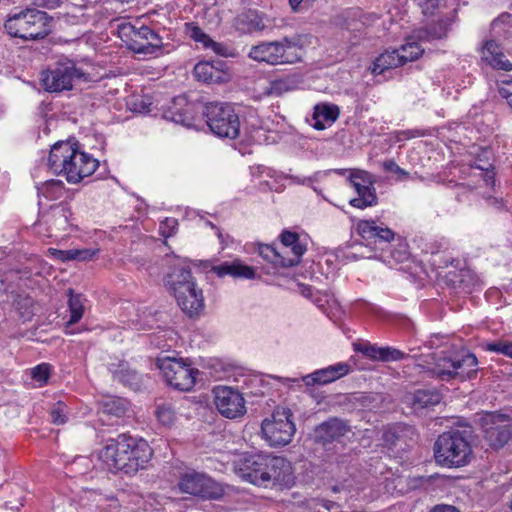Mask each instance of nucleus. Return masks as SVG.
I'll use <instances>...</instances> for the list:
<instances>
[{
    "label": "nucleus",
    "mask_w": 512,
    "mask_h": 512,
    "mask_svg": "<svg viewBox=\"0 0 512 512\" xmlns=\"http://www.w3.org/2000/svg\"><path fill=\"white\" fill-rule=\"evenodd\" d=\"M98 160L78 150L76 143H55L49 153L48 166L55 175H65L69 183H78L94 173Z\"/></svg>",
    "instance_id": "f03ea898"
},
{
    "label": "nucleus",
    "mask_w": 512,
    "mask_h": 512,
    "mask_svg": "<svg viewBox=\"0 0 512 512\" xmlns=\"http://www.w3.org/2000/svg\"><path fill=\"white\" fill-rule=\"evenodd\" d=\"M134 438L126 434L119 435L116 439H109L100 452V459L111 471L127 470V451L133 446Z\"/></svg>",
    "instance_id": "ddd939ff"
},
{
    "label": "nucleus",
    "mask_w": 512,
    "mask_h": 512,
    "mask_svg": "<svg viewBox=\"0 0 512 512\" xmlns=\"http://www.w3.org/2000/svg\"><path fill=\"white\" fill-rule=\"evenodd\" d=\"M53 251V254L57 255V257L62 261L76 260L77 256L75 254V249L70 250H56L50 249Z\"/></svg>",
    "instance_id": "5fc2aeb1"
},
{
    "label": "nucleus",
    "mask_w": 512,
    "mask_h": 512,
    "mask_svg": "<svg viewBox=\"0 0 512 512\" xmlns=\"http://www.w3.org/2000/svg\"><path fill=\"white\" fill-rule=\"evenodd\" d=\"M98 250L92 249H75V254L77 256L76 260L86 261L92 259Z\"/></svg>",
    "instance_id": "4d7b16f0"
},
{
    "label": "nucleus",
    "mask_w": 512,
    "mask_h": 512,
    "mask_svg": "<svg viewBox=\"0 0 512 512\" xmlns=\"http://www.w3.org/2000/svg\"><path fill=\"white\" fill-rule=\"evenodd\" d=\"M65 408V404L61 402H58L54 405L50 412L52 423L56 425H62L66 423L67 417L65 414Z\"/></svg>",
    "instance_id": "c03bdc74"
},
{
    "label": "nucleus",
    "mask_w": 512,
    "mask_h": 512,
    "mask_svg": "<svg viewBox=\"0 0 512 512\" xmlns=\"http://www.w3.org/2000/svg\"><path fill=\"white\" fill-rule=\"evenodd\" d=\"M188 31L190 37L195 40L196 42H201L204 47H209V42H211V38L203 32V30L194 25H188Z\"/></svg>",
    "instance_id": "de8ad7c7"
},
{
    "label": "nucleus",
    "mask_w": 512,
    "mask_h": 512,
    "mask_svg": "<svg viewBox=\"0 0 512 512\" xmlns=\"http://www.w3.org/2000/svg\"><path fill=\"white\" fill-rule=\"evenodd\" d=\"M178 487L183 493L205 499H219L223 489L219 483L204 473L187 470L181 474Z\"/></svg>",
    "instance_id": "9b49d317"
},
{
    "label": "nucleus",
    "mask_w": 512,
    "mask_h": 512,
    "mask_svg": "<svg viewBox=\"0 0 512 512\" xmlns=\"http://www.w3.org/2000/svg\"><path fill=\"white\" fill-rule=\"evenodd\" d=\"M235 27L242 33H253L265 30L268 26L264 19L255 11H248L240 14L235 19Z\"/></svg>",
    "instance_id": "bb28decb"
},
{
    "label": "nucleus",
    "mask_w": 512,
    "mask_h": 512,
    "mask_svg": "<svg viewBox=\"0 0 512 512\" xmlns=\"http://www.w3.org/2000/svg\"><path fill=\"white\" fill-rule=\"evenodd\" d=\"M154 414L163 426H170L175 420V409L172 403L163 400L156 401Z\"/></svg>",
    "instance_id": "f704fd0d"
},
{
    "label": "nucleus",
    "mask_w": 512,
    "mask_h": 512,
    "mask_svg": "<svg viewBox=\"0 0 512 512\" xmlns=\"http://www.w3.org/2000/svg\"><path fill=\"white\" fill-rule=\"evenodd\" d=\"M213 393L215 406L224 417L235 419L245 414V400L237 390L219 386L213 390Z\"/></svg>",
    "instance_id": "2eb2a0df"
},
{
    "label": "nucleus",
    "mask_w": 512,
    "mask_h": 512,
    "mask_svg": "<svg viewBox=\"0 0 512 512\" xmlns=\"http://www.w3.org/2000/svg\"><path fill=\"white\" fill-rule=\"evenodd\" d=\"M33 3L38 7L47 9H55L59 7L63 0H32Z\"/></svg>",
    "instance_id": "13d9d810"
},
{
    "label": "nucleus",
    "mask_w": 512,
    "mask_h": 512,
    "mask_svg": "<svg viewBox=\"0 0 512 512\" xmlns=\"http://www.w3.org/2000/svg\"><path fill=\"white\" fill-rule=\"evenodd\" d=\"M67 293L69 296L68 308L70 312V318L67 322V326H70L77 323L82 318L84 306L81 295L74 294L72 289H69Z\"/></svg>",
    "instance_id": "c9c22d12"
},
{
    "label": "nucleus",
    "mask_w": 512,
    "mask_h": 512,
    "mask_svg": "<svg viewBox=\"0 0 512 512\" xmlns=\"http://www.w3.org/2000/svg\"><path fill=\"white\" fill-rule=\"evenodd\" d=\"M8 34L24 40H39L50 33L47 13L37 9H26L8 17L5 22Z\"/></svg>",
    "instance_id": "423d86ee"
},
{
    "label": "nucleus",
    "mask_w": 512,
    "mask_h": 512,
    "mask_svg": "<svg viewBox=\"0 0 512 512\" xmlns=\"http://www.w3.org/2000/svg\"><path fill=\"white\" fill-rule=\"evenodd\" d=\"M204 115L210 130L220 138L235 139L239 135L240 122L233 107L226 103H208Z\"/></svg>",
    "instance_id": "6e6552de"
},
{
    "label": "nucleus",
    "mask_w": 512,
    "mask_h": 512,
    "mask_svg": "<svg viewBox=\"0 0 512 512\" xmlns=\"http://www.w3.org/2000/svg\"><path fill=\"white\" fill-rule=\"evenodd\" d=\"M395 238V233L387 227H379L374 237L375 243L383 244L382 247L386 248L387 245L391 244Z\"/></svg>",
    "instance_id": "37998d69"
},
{
    "label": "nucleus",
    "mask_w": 512,
    "mask_h": 512,
    "mask_svg": "<svg viewBox=\"0 0 512 512\" xmlns=\"http://www.w3.org/2000/svg\"><path fill=\"white\" fill-rule=\"evenodd\" d=\"M379 226L375 224L374 221L369 220H361L357 224V232L358 234L366 240L374 239Z\"/></svg>",
    "instance_id": "58836bf2"
},
{
    "label": "nucleus",
    "mask_w": 512,
    "mask_h": 512,
    "mask_svg": "<svg viewBox=\"0 0 512 512\" xmlns=\"http://www.w3.org/2000/svg\"><path fill=\"white\" fill-rule=\"evenodd\" d=\"M72 213L66 204H57L50 208L41 216V221L49 226L53 231H65L69 225V219Z\"/></svg>",
    "instance_id": "5701e85b"
},
{
    "label": "nucleus",
    "mask_w": 512,
    "mask_h": 512,
    "mask_svg": "<svg viewBox=\"0 0 512 512\" xmlns=\"http://www.w3.org/2000/svg\"><path fill=\"white\" fill-rule=\"evenodd\" d=\"M477 169L482 170L485 172L484 180L488 186H494L495 185V178L494 173L492 172V164L487 165H478L476 166Z\"/></svg>",
    "instance_id": "603ef678"
},
{
    "label": "nucleus",
    "mask_w": 512,
    "mask_h": 512,
    "mask_svg": "<svg viewBox=\"0 0 512 512\" xmlns=\"http://www.w3.org/2000/svg\"><path fill=\"white\" fill-rule=\"evenodd\" d=\"M350 431L347 422L339 418H330L314 430V440L324 448L333 442H339Z\"/></svg>",
    "instance_id": "f3484780"
},
{
    "label": "nucleus",
    "mask_w": 512,
    "mask_h": 512,
    "mask_svg": "<svg viewBox=\"0 0 512 512\" xmlns=\"http://www.w3.org/2000/svg\"><path fill=\"white\" fill-rule=\"evenodd\" d=\"M433 364L427 369L431 377L440 381L457 380L463 382L477 374L478 360L469 352H441L433 357Z\"/></svg>",
    "instance_id": "39448f33"
},
{
    "label": "nucleus",
    "mask_w": 512,
    "mask_h": 512,
    "mask_svg": "<svg viewBox=\"0 0 512 512\" xmlns=\"http://www.w3.org/2000/svg\"><path fill=\"white\" fill-rule=\"evenodd\" d=\"M184 302L182 299L175 298L180 308L189 316L199 314L204 308V296L201 289H198L196 283H192V287L188 288V291H183Z\"/></svg>",
    "instance_id": "b1692460"
},
{
    "label": "nucleus",
    "mask_w": 512,
    "mask_h": 512,
    "mask_svg": "<svg viewBox=\"0 0 512 512\" xmlns=\"http://www.w3.org/2000/svg\"><path fill=\"white\" fill-rule=\"evenodd\" d=\"M194 76L205 83H219L223 80V72L209 61L199 62L194 67Z\"/></svg>",
    "instance_id": "c756f323"
},
{
    "label": "nucleus",
    "mask_w": 512,
    "mask_h": 512,
    "mask_svg": "<svg viewBox=\"0 0 512 512\" xmlns=\"http://www.w3.org/2000/svg\"><path fill=\"white\" fill-rule=\"evenodd\" d=\"M259 254L268 262L282 267H292L297 265V258L285 256L280 248L271 245H260Z\"/></svg>",
    "instance_id": "2f4dec72"
},
{
    "label": "nucleus",
    "mask_w": 512,
    "mask_h": 512,
    "mask_svg": "<svg viewBox=\"0 0 512 512\" xmlns=\"http://www.w3.org/2000/svg\"><path fill=\"white\" fill-rule=\"evenodd\" d=\"M177 220L174 218H167L161 226L162 234L166 237L170 236L175 227L177 226Z\"/></svg>",
    "instance_id": "6e6d98bb"
},
{
    "label": "nucleus",
    "mask_w": 512,
    "mask_h": 512,
    "mask_svg": "<svg viewBox=\"0 0 512 512\" xmlns=\"http://www.w3.org/2000/svg\"><path fill=\"white\" fill-rule=\"evenodd\" d=\"M291 10L295 13H301L308 9L304 0H288Z\"/></svg>",
    "instance_id": "bf43d9fd"
},
{
    "label": "nucleus",
    "mask_w": 512,
    "mask_h": 512,
    "mask_svg": "<svg viewBox=\"0 0 512 512\" xmlns=\"http://www.w3.org/2000/svg\"><path fill=\"white\" fill-rule=\"evenodd\" d=\"M186 102L185 98L179 97L176 98L173 102V107H171V111L169 112L171 115H165L166 118L170 119L175 123H179L185 126L190 125L191 116L188 110L180 111L177 106H182Z\"/></svg>",
    "instance_id": "e433bc0d"
},
{
    "label": "nucleus",
    "mask_w": 512,
    "mask_h": 512,
    "mask_svg": "<svg viewBox=\"0 0 512 512\" xmlns=\"http://www.w3.org/2000/svg\"><path fill=\"white\" fill-rule=\"evenodd\" d=\"M471 427L452 429L439 435L434 445L436 462L446 467H462L472 458Z\"/></svg>",
    "instance_id": "20e7f679"
},
{
    "label": "nucleus",
    "mask_w": 512,
    "mask_h": 512,
    "mask_svg": "<svg viewBox=\"0 0 512 512\" xmlns=\"http://www.w3.org/2000/svg\"><path fill=\"white\" fill-rule=\"evenodd\" d=\"M122 33L128 38V48L135 53L152 55L161 49V37L147 26L127 25L122 28Z\"/></svg>",
    "instance_id": "f8f14e48"
},
{
    "label": "nucleus",
    "mask_w": 512,
    "mask_h": 512,
    "mask_svg": "<svg viewBox=\"0 0 512 512\" xmlns=\"http://www.w3.org/2000/svg\"><path fill=\"white\" fill-rule=\"evenodd\" d=\"M290 178L300 184H305L307 181H309V179H306V178H303L301 180V179H299V177H296V176H291Z\"/></svg>",
    "instance_id": "0e129e2a"
},
{
    "label": "nucleus",
    "mask_w": 512,
    "mask_h": 512,
    "mask_svg": "<svg viewBox=\"0 0 512 512\" xmlns=\"http://www.w3.org/2000/svg\"><path fill=\"white\" fill-rule=\"evenodd\" d=\"M308 38L309 36L305 34H294L281 40L264 41L252 46L248 56L254 61L272 66L295 64L303 60Z\"/></svg>",
    "instance_id": "7ed1b4c3"
},
{
    "label": "nucleus",
    "mask_w": 512,
    "mask_h": 512,
    "mask_svg": "<svg viewBox=\"0 0 512 512\" xmlns=\"http://www.w3.org/2000/svg\"><path fill=\"white\" fill-rule=\"evenodd\" d=\"M110 371L113 373L114 379L129 386L134 390H138L141 386V376L131 369L127 362L121 361L117 365L110 364Z\"/></svg>",
    "instance_id": "a878e982"
},
{
    "label": "nucleus",
    "mask_w": 512,
    "mask_h": 512,
    "mask_svg": "<svg viewBox=\"0 0 512 512\" xmlns=\"http://www.w3.org/2000/svg\"><path fill=\"white\" fill-rule=\"evenodd\" d=\"M82 73L71 60L58 61L53 68L43 71L41 81L48 92L71 90L75 79H80Z\"/></svg>",
    "instance_id": "9d476101"
},
{
    "label": "nucleus",
    "mask_w": 512,
    "mask_h": 512,
    "mask_svg": "<svg viewBox=\"0 0 512 512\" xmlns=\"http://www.w3.org/2000/svg\"><path fill=\"white\" fill-rule=\"evenodd\" d=\"M424 15H432L438 8L439 0H415Z\"/></svg>",
    "instance_id": "3c124183"
},
{
    "label": "nucleus",
    "mask_w": 512,
    "mask_h": 512,
    "mask_svg": "<svg viewBox=\"0 0 512 512\" xmlns=\"http://www.w3.org/2000/svg\"><path fill=\"white\" fill-rule=\"evenodd\" d=\"M414 48V52L411 55L400 54L398 49H394L392 51H385L373 63V67L371 69L373 74H382L386 70L399 67L405 64L408 61H414L417 59V55L420 53L416 47Z\"/></svg>",
    "instance_id": "a211bd4d"
},
{
    "label": "nucleus",
    "mask_w": 512,
    "mask_h": 512,
    "mask_svg": "<svg viewBox=\"0 0 512 512\" xmlns=\"http://www.w3.org/2000/svg\"><path fill=\"white\" fill-rule=\"evenodd\" d=\"M406 357V354L393 347H380L378 356L379 361L390 362L402 360Z\"/></svg>",
    "instance_id": "ea45409f"
},
{
    "label": "nucleus",
    "mask_w": 512,
    "mask_h": 512,
    "mask_svg": "<svg viewBox=\"0 0 512 512\" xmlns=\"http://www.w3.org/2000/svg\"><path fill=\"white\" fill-rule=\"evenodd\" d=\"M501 97L507 100V103L512 107V80H504L499 84L498 88Z\"/></svg>",
    "instance_id": "8fccbe9b"
},
{
    "label": "nucleus",
    "mask_w": 512,
    "mask_h": 512,
    "mask_svg": "<svg viewBox=\"0 0 512 512\" xmlns=\"http://www.w3.org/2000/svg\"><path fill=\"white\" fill-rule=\"evenodd\" d=\"M383 168L387 172L394 173L398 176V180H404L408 177L409 173L400 168L395 161L387 160L383 163Z\"/></svg>",
    "instance_id": "09e8293b"
},
{
    "label": "nucleus",
    "mask_w": 512,
    "mask_h": 512,
    "mask_svg": "<svg viewBox=\"0 0 512 512\" xmlns=\"http://www.w3.org/2000/svg\"><path fill=\"white\" fill-rule=\"evenodd\" d=\"M349 373V366L345 363H337L323 369L314 371L302 378L306 386L325 385Z\"/></svg>",
    "instance_id": "6ab92c4d"
},
{
    "label": "nucleus",
    "mask_w": 512,
    "mask_h": 512,
    "mask_svg": "<svg viewBox=\"0 0 512 512\" xmlns=\"http://www.w3.org/2000/svg\"><path fill=\"white\" fill-rule=\"evenodd\" d=\"M3 289L4 291H6V287H5V283L3 281L2 278H0V290Z\"/></svg>",
    "instance_id": "338daca9"
},
{
    "label": "nucleus",
    "mask_w": 512,
    "mask_h": 512,
    "mask_svg": "<svg viewBox=\"0 0 512 512\" xmlns=\"http://www.w3.org/2000/svg\"><path fill=\"white\" fill-rule=\"evenodd\" d=\"M50 375V366L42 363L34 367L31 371L32 378L40 383H46Z\"/></svg>",
    "instance_id": "49530a36"
},
{
    "label": "nucleus",
    "mask_w": 512,
    "mask_h": 512,
    "mask_svg": "<svg viewBox=\"0 0 512 512\" xmlns=\"http://www.w3.org/2000/svg\"><path fill=\"white\" fill-rule=\"evenodd\" d=\"M355 350L372 360H378L380 347L369 343L355 344Z\"/></svg>",
    "instance_id": "a18cd8bd"
},
{
    "label": "nucleus",
    "mask_w": 512,
    "mask_h": 512,
    "mask_svg": "<svg viewBox=\"0 0 512 512\" xmlns=\"http://www.w3.org/2000/svg\"><path fill=\"white\" fill-rule=\"evenodd\" d=\"M281 251L285 256L297 258V264L305 252V248L299 243V236L295 232L284 231L281 234Z\"/></svg>",
    "instance_id": "7c9ffc66"
},
{
    "label": "nucleus",
    "mask_w": 512,
    "mask_h": 512,
    "mask_svg": "<svg viewBox=\"0 0 512 512\" xmlns=\"http://www.w3.org/2000/svg\"><path fill=\"white\" fill-rule=\"evenodd\" d=\"M430 512H460L456 507L451 505H438Z\"/></svg>",
    "instance_id": "052dcab7"
},
{
    "label": "nucleus",
    "mask_w": 512,
    "mask_h": 512,
    "mask_svg": "<svg viewBox=\"0 0 512 512\" xmlns=\"http://www.w3.org/2000/svg\"><path fill=\"white\" fill-rule=\"evenodd\" d=\"M219 277L230 275L234 278L253 279L255 277V270L253 267L248 266L240 260L232 262H224L212 268Z\"/></svg>",
    "instance_id": "393cba45"
},
{
    "label": "nucleus",
    "mask_w": 512,
    "mask_h": 512,
    "mask_svg": "<svg viewBox=\"0 0 512 512\" xmlns=\"http://www.w3.org/2000/svg\"><path fill=\"white\" fill-rule=\"evenodd\" d=\"M194 282L190 269L185 267L174 268L165 278V284L169 291L175 298H180L182 301L184 300L182 297L183 291H188V288L192 287Z\"/></svg>",
    "instance_id": "412c9836"
},
{
    "label": "nucleus",
    "mask_w": 512,
    "mask_h": 512,
    "mask_svg": "<svg viewBox=\"0 0 512 512\" xmlns=\"http://www.w3.org/2000/svg\"><path fill=\"white\" fill-rule=\"evenodd\" d=\"M379 249L381 250L380 258L387 262L401 263L408 258L407 245L400 239L397 244L391 243L386 248Z\"/></svg>",
    "instance_id": "473e14b6"
},
{
    "label": "nucleus",
    "mask_w": 512,
    "mask_h": 512,
    "mask_svg": "<svg viewBox=\"0 0 512 512\" xmlns=\"http://www.w3.org/2000/svg\"><path fill=\"white\" fill-rule=\"evenodd\" d=\"M321 503L327 510H331L332 507L336 506V503L329 500H322Z\"/></svg>",
    "instance_id": "e2e57ef3"
},
{
    "label": "nucleus",
    "mask_w": 512,
    "mask_h": 512,
    "mask_svg": "<svg viewBox=\"0 0 512 512\" xmlns=\"http://www.w3.org/2000/svg\"><path fill=\"white\" fill-rule=\"evenodd\" d=\"M481 60L493 69L512 71V62L502 48L493 40L487 41L481 50Z\"/></svg>",
    "instance_id": "aec40b11"
},
{
    "label": "nucleus",
    "mask_w": 512,
    "mask_h": 512,
    "mask_svg": "<svg viewBox=\"0 0 512 512\" xmlns=\"http://www.w3.org/2000/svg\"><path fill=\"white\" fill-rule=\"evenodd\" d=\"M156 366L167 384L180 391H191L196 384L199 370L183 359L158 357Z\"/></svg>",
    "instance_id": "0eeeda50"
},
{
    "label": "nucleus",
    "mask_w": 512,
    "mask_h": 512,
    "mask_svg": "<svg viewBox=\"0 0 512 512\" xmlns=\"http://www.w3.org/2000/svg\"><path fill=\"white\" fill-rule=\"evenodd\" d=\"M133 446L128 449L126 474L135 473L139 469L145 467L146 463L151 459L152 449L145 440H137L134 438Z\"/></svg>",
    "instance_id": "4be33fe9"
},
{
    "label": "nucleus",
    "mask_w": 512,
    "mask_h": 512,
    "mask_svg": "<svg viewBox=\"0 0 512 512\" xmlns=\"http://www.w3.org/2000/svg\"><path fill=\"white\" fill-rule=\"evenodd\" d=\"M442 400L441 393L436 390H417L410 397V403L414 410L430 408L438 405Z\"/></svg>",
    "instance_id": "c85d7f7f"
},
{
    "label": "nucleus",
    "mask_w": 512,
    "mask_h": 512,
    "mask_svg": "<svg viewBox=\"0 0 512 512\" xmlns=\"http://www.w3.org/2000/svg\"><path fill=\"white\" fill-rule=\"evenodd\" d=\"M339 116V109L336 105L318 104L314 108L313 127L317 130H324L327 125L334 123Z\"/></svg>",
    "instance_id": "cd10ccee"
},
{
    "label": "nucleus",
    "mask_w": 512,
    "mask_h": 512,
    "mask_svg": "<svg viewBox=\"0 0 512 512\" xmlns=\"http://www.w3.org/2000/svg\"><path fill=\"white\" fill-rule=\"evenodd\" d=\"M477 164L479 165H487V164H490L488 161L484 162L482 159H476L475 162L471 165L472 167H475L477 166Z\"/></svg>",
    "instance_id": "69168bd1"
},
{
    "label": "nucleus",
    "mask_w": 512,
    "mask_h": 512,
    "mask_svg": "<svg viewBox=\"0 0 512 512\" xmlns=\"http://www.w3.org/2000/svg\"><path fill=\"white\" fill-rule=\"evenodd\" d=\"M290 470L284 458L261 453L242 456L235 467L240 478L264 488L288 483Z\"/></svg>",
    "instance_id": "f257e3e1"
},
{
    "label": "nucleus",
    "mask_w": 512,
    "mask_h": 512,
    "mask_svg": "<svg viewBox=\"0 0 512 512\" xmlns=\"http://www.w3.org/2000/svg\"><path fill=\"white\" fill-rule=\"evenodd\" d=\"M208 48H212V50L217 54L225 55V53H224L225 47L219 43L214 42L212 39H211V42H209Z\"/></svg>",
    "instance_id": "680f3d73"
},
{
    "label": "nucleus",
    "mask_w": 512,
    "mask_h": 512,
    "mask_svg": "<svg viewBox=\"0 0 512 512\" xmlns=\"http://www.w3.org/2000/svg\"><path fill=\"white\" fill-rule=\"evenodd\" d=\"M290 82L291 81L289 79H279V80L272 81L270 83L268 94L275 95V96L282 95L284 92H287L290 90V88H291Z\"/></svg>",
    "instance_id": "79ce46f5"
},
{
    "label": "nucleus",
    "mask_w": 512,
    "mask_h": 512,
    "mask_svg": "<svg viewBox=\"0 0 512 512\" xmlns=\"http://www.w3.org/2000/svg\"><path fill=\"white\" fill-rule=\"evenodd\" d=\"M484 438L488 445L494 449L502 448L511 437V429L504 415L486 413L479 419Z\"/></svg>",
    "instance_id": "4468645a"
},
{
    "label": "nucleus",
    "mask_w": 512,
    "mask_h": 512,
    "mask_svg": "<svg viewBox=\"0 0 512 512\" xmlns=\"http://www.w3.org/2000/svg\"><path fill=\"white\" fill-rule=\"evenodd\" d=\"M447 23L445 21H439L433 24L429 28L420 29L415 32L414 38L419 41H431L435 39H441L446 36Z\"/></svg>",
    "instance_id": "72a5a7b5"
},
{
    "label": "nucleus",
    "mask_w": 512,
    "mask_h": 512,
    "mask_svg": "<svg viewBox=\"0 0 512 512\" xmlns=\"http://www.w3.org/2000/svg\"><path fill=\"white\" fill-rule=\"evenodd\" d=\"M485 349L488 351L501 353L512 358V342L504 340L488 342L485 344Z\"/></svg>",
    "instance_id": "a19ab883"
},
{
    "label": "nucleus",
    "mask_w": 512,
    "mask_h": 512,
    "mask_svg": "<svg viewBox=\"0 0 512 512\" xmlns=\"http://www.w3.org/2000/svg\"><path fill=\"white\" fill-rule=\"evenodd\" d=\"M103 413L107 415L122 416L127 410V403L122 399L108 398L101 404Z\"/></svg>",
    "instance_id": "4c0bfd02"
},
{
    "label": "nucleus",
    "mask_w": 512,
    "mask_h": 512,
    "mask_svg": "<svg viewBox=\"0 0 512 512\" xmlns=\"http://www.w3.org/2000/svg\"><path fill=\"white\" fill-rule=\"evenodd\" d=\"M293 413L289 408H277L271 418L262 422L264 439L270 446L278 447L289 444L296 432Z\"/></svg>",
    "instance_id": "1a4fd4ad"
},
{
    "label": "nucleus",
    "mask_w": 512,
    "mask_h": 512,
    "mask_svg": "<svg viewBox=\"0 0 512 512\" xmlns=\"http://www.w3.org/2000/svg\"><path fill=\"white\" fill-rule=\"evenodd\" d=\"M412 47H416L419 50L420 53L417 55V59H418L422 55L424 50L415 41L407 42L406 44L402 45L398 50H399L400 54H407V55L412 56L413 55L412 52H414V48H412Z\"/></svg>",
    "instance_id": "864d4df0"
},
{
    "label": "nucleus",
    "mask_w": 512,
    "mask_h": 512,
    "mask_svg": "<svg viewBox=\"0 0 512 512\" xmlns=\"http://www.w3.org/2000/svg\"><path fill=\"white\" fill-rule=\"evenodd\" d=\"M331 489H332V491H333V492H335V493H337V492H339V491H340V487H339V486H336V485H335V486H333Z\"/></svg>",
    "instance_id": "774afa93"
},
{
    "label": "nucleus",
    "mask_w": 512,
    "mask_h": 512,
    "mask_svg": "<svg viewBox=\"0 0 512 512\" xmlns=\"http://www.w3.org/2000/svg\"><path fill=\"white\" fill-rule=\"evenodd\" d=\"M349 181L359 195V197L350 200L351 206L363 209L377 203L371 174L358 170L351 174Z\"/></svg>",
    "instance_id": "dca6fc26"
}]
</instances>
